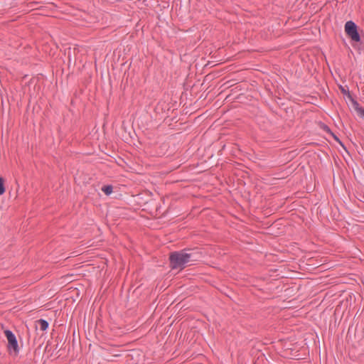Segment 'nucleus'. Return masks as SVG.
<instances>
[{
  "mask_svg": "<svg viewBox=\"0 0 364 364\" xmlns=\"http://www.w3.org/2000/svg\"><path fill=\"white\" fill-rule=\"evenodd\" d=\"M37 322L38 323L40 329L41 331H44L48 329L49 324L47 321L41 318Z\"/></svg>",
  "mask_w": 364,
  "mask_h": 364,
  "instance_id": "nucleus-5",
  "label": "nucleus"
},
{
  "mask_svg": "<svg viewBox=\"0 0 364 364\" xmlns=\"http://www.w3.org/2000/svg\"><path fill=\"white\" fill-rule=\"evenodd\" d=\"M102 191L105 195L109 196L113 191V186L112 185H105L102 187Z\"/></svg>",
  "mask_w": 364,
  "mask_h": 364,
  "instance_id": "nucleus-6",
  "label": "nucleus"
},
{
  "mask_svg": "<svg viewBox=\"0 0 364 364\" xmlns=\"http://www.w3.org/2000/svg\"><path fill=\"white\" fill-rule=\"evenodd\" d=\"M331 135L333 137V139H334L336 141H338V142H340V143H341V141H340V140H339L338 137L336 134H334V133H333V134H331Z\"/></svg>",
  "mask_w": 364,
  "mask_h": 364,
  "instance_id": "nucleus-10",
  "label": "nucleus"
},
{
  "mask_svg": "<svg viewBox=\"0 0 364 364\" xmlns=\"http://www.w3.org/2000/svg\"><path fill=\"white\" fill-rule=\"evenodd\" d=\"M359 116L362 118H364V108L362 109V111L360 112Z\"/></svg>",
  "mask_w": 364,
  "mask_h": 364,
  "instance_id": "nucleus-12",
  "label": "nucleus"
},
{
  "mask_svg": "<svg viewBox=\"0 0 364 364\" xmlns=\"http://www.w3.org/2000/svg\"><path fill=\"white\" fill-rule=\"evenodd\" d=\"M347 97L350 100L353 109L357 112L358 114L359 115L363 108L360 107L359 103L352 97L350 92H347Z\"/></svg>",
  "mask_w": 364,
  "mask_h": 364,
  "instance_id": "nucleus-4",
  "label": "nucleus"
},
{
  "mask_svg": "<svg viewBox=\"0 0 364 364\" xmlns=\"http://www.w3.org/2000/svg\"><path fill=\"white\" fill-rule=\"evenodd\" d=\"M320 127L325 132H326V133H328L329 134H333V132H331V129L328 127V126H327L324 123H321V125H320Z\"/></svg>",
  "mask_w": 364,
  "mask_h": 364,
  "instance_id": "nucleus-7",
  "label": "nucleus"
},
{
  "mask_svg": "<svg viewBox=\"0 0 364 364\" xmlns=\"http://www.w3.org/2000/svg\"><path fill=\"white\" fill-rule=\"evenodd\" d=\"M4 334L8 341V350L9 352L14 351L15 355L19 352L18 341L14 333L10 330H6Z\"/></svg>",
  "mask_w": 364,
  "mask_h": 364,
  "instance_id": "nucleus-3",
  "label": "nucleus"
},
{
  "mask_svg": "<svg viewBox=\"0 0 364 364\" xmlns=\"http://www.w3.org/2000/svg\"><path fill=\"white\" fill-rule=\"evenodd\" d=\"M345 31L346 35L355 42L360 41V36L358 31L357 25L352 21H348L345 24Z\"/></svg>",
  "mask_w": 364,
  "mask_h": 364,
  "instance_id": "nucleus-2",
  "label": "nucleus"
},
{
  "mask_svg": "<svg viewBox=\"0 0 364 364\" xmlns=\"http://www.w3.org/2000/svg\"><path fill=\"white\" fill-rule=\"evenodd\" d=\"M347 92H349L348 90H346L344 88H341V92L343 94V95H347Z\"/></svg>",
  "mask_w": 364,
  "mask_h": 364,
  "instance_id": "nucleus-11",
  "label": "nucleus"
},
{
  "mask_svg": "<svg viewBox=\"0 0 364 364\" xmlns=\"http://www.w3.org/2000/svg\"><path fill=\"white\" fill-rule=\"evenodd\" d=\"M119 356H120V355H119V354H113V355H112L111 356H108V357L106 358V360H107V361H109H109H112V360H113L112 357H119Z\"/></svg>",
  "mask_w": 364,
  "mask_h": 364,
  "instance_id": "nucleus-9",
  "label": "nucleus"
},
{
  "mask_svg": "<svg viewBox=\"0 0 364 364\" xmlns=\"http://www.w3.org/2000/svg\"><path fill=\"white\" fill-rule=\"evenodd\" d=\"M5 191L4 180L2 177H0V196L3 195Z\"/></svg>",
  "mask_w": 364,
  "mask_h": 364,
  "instance_id": "nucleus-8",
  "label": "nucleus"
},
{
  "mask_svg": "<svg viewBox=\"0 0 364 364\" xmlns=\"http://www.w3.org/2000/svg\"><path fill=\"white\" fill-rule=\"evenodd\" d=\"M193 258V253H188L186 250L173 252L169 256L170 267L172 269H183L187 263L196 261Z\"/></svg>",
  "mask_w": 364,
  "mask_h": 364,
  "instance_id": "nucleus-1",
  "label": "nucleus"
}]
</instances>
